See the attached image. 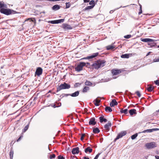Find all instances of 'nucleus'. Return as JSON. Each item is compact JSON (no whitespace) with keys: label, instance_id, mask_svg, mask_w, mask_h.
<instances>
[{"label":"nucleus","instance_id":"44","mask_svg":"<svg viewBox=\"0 0 159 159\" xmlns=\"http://www.w3.org/2000/svg\"><path fill=\"white\" fill-rule=\"evenodd\" d=\"M139 6H140V10H139V15H140L142 13V6L141 5L139 4Z\"/></svg>","mask_w":159,"mask_h":159},{"label":"nucleus","instance_id":"19","mask_svg":"<svg viewBox=\"0 0 159 159\" xmlns=\"http://www.w3.org/2000/svg\"><path fill=\"white\" fill-rule=\"evenodd\" d=\"M129 112L131 116L133 115L134 114H136L137 113L136 112V110L135 109H133L130 110Z\"/></svg>","mask_w":159,"mask_h":159},{"label":"nucleus","instance_id":"49","mask_svg":"<svg viewBox=\"0 0 159 159\" xmlns=\"http://www.w3.org/2000/svg\"><path fill=\"white\" fill-rule=\"evenodd\" d=\"M63 95H64L63 97L64 96H70V94H63Z\"/></svg>","mask_w":159,"mask_h":159},{"label":"nucleus","instance_id":"50","mask_svg":"<svg viewBox=\"0 0 159 159\" xmlns=\"http://www.w3.org/2000/svg\"><path fill=\"white\" fill-rule=\"evenodd\" d=\"M152 131H156V130H159V129H157V128H154V129H152Z\"/></svg>","mask_w":159,"mask_h":159},{"label":"nucleus","instance_id":"18","mask_svg":"<svg viewBox=\"0 0 159 159\" xmlns=\"http://www.w3.org/2000/svg\"><path fill=\"white\" fill-rule=\"evenodd\" d=\"M79 92L78 91L75 92V93L70 94V96L72 97H76L79 95Z\"/></svg>","mask_w":159,"mask_h":159},{"label":"nucleus","instance_id":"16","mask_svg":"<svg viewBox=\"0 0 159 159\" xmlns=\"http://www.w3.org/2000/svg\"><path fill=\"white\" fill-rule=\"evenodd\" d=\"M100 121L101 123H102L103 122H107V119L104 118V116H102L99 117Z\"/></svg>","mask_w":159,"mask_h":159},{"label":"nucleus","instance_id":"13","mask_svg":"<svg viewBox=\"0 0 159 159\" xmlns=\"http://www.w3.org/2000/svg\"><path fill=\"white\" fill-rule=\"evenodd\" d=\"M141 40L143 42H154V40L149 38H141Z\"/></svg>","mask_w":159,"mask_h":159},{"label":"nucleus","instance_id":"28","mask_svg":"<svg viewBox=\"0 0 159 159\" xmlns=\"http://www.w3.org/2000/svg\"><path fill=\"white\" fill-rule=\"evenodd\" d=\"M89 89V87L88 86H85L83 89L82 91L83 93H86Z\"/></svg>","mask_w":159,"mask_h":159},{"label":"nucleus","instance_id":"38","mask_svg":"<svg viewBox=\"0 0 159 159\" xmlns=\"http://www.w3.org/2000/svg\"><path fill=\"white\" fill-rule=\"evenodd\" d=\"M49 22L52 24H57V20L50 21H49Z\"/></svg>","mask_w":159,"mask_h":159},{"label":"nucleus","instance_id":"3","mask_svg":"<svg viewBox=\"0 0 159 159\" xmlns=\"http://www.w3.org/2000/svg\"><path fill=\"white\" fill-rule=\"evenodd\" d=\"M70 88V84H67L66 82H64L63 84H61L57 88V92H58L60 90L64 89H68Z\"/></svg>","mask_w":159,"mask_h":159},{"label":"nucleus","instance_id":"53","mask_svg":"<svg viewBox=\"0 0 159 159\" xmlns=\"http://www.w3.org/2000/svg\"><path fill=\"white\" fill-rule=\"evenodd\" d=\"M84 159H89V158L86 157H83Z\"/></svg>","mask_w":159,"mask_h":159},{"label":"nucleus","instance_id":"8","mask_svg":"<svg viewBox=\"0 0 159 159\" xmlns=\"http://www.w3.org/2000/svg\"><path fill=\"white\" fill-rule=\"evenodd\" d=\"M122 71V70L121 69L116 70L113 69L111 70V73L113 75H116L120 73Z\"/></svg>","mask_w":159,"mask_h":159},{"label":"nucleus","instance_id":"26","mask_svg":"<svg viewBox=\"0 0 159 159\" xmlns=\"http://www.w3.org/2000/svg\"><path fill=\"white\" fill-rule=\"evenodd\" d=\"M120 57L122 58H128L129 57V55L128 54H122Z\"/></svg>","mask_w":159,"mask_h":159},{"label":"nucleus","instance_id":"20","mask_svg":"<svg viewBox=\"0 0 159 159\" xmlns=\"http://www.w3.org/2000/svg\"><path fill=\"white\" fill-rule=\"evenodd\" d=\"M92 151V149L90 147H88L85 149V152L86 153H87L89 152V153H91Z\"/></svg>","mask_w":159,"mask_h":159},{"label":"nucleus","instance_id":"24","mask_svg":"<svg viewBox=\"0 0 159 159\" xmlns=\"http://www.w3.org/2000/svg\"><path fill=\"white\" fill-rule=\"evenodd\" d=\"M100 131L98 128H94L93 129V132L94 134H98Z\"/></svg>","mask_w":159,"mask_h":159},{"label":"nucleus","instance_id":"33","mask_svg":"<svg viewBox=\"0 0 159 159\" xmlns=\"http://www.w3.org/2000/svg\"><path fill=\"white\" fill-rule=\"evenodd\" d=\"M81 84V83H76L74 84V86L75 88H76L80 86Z\"/></svg>","mask_w":159,"mask_h":159},{"label":"nucleus","instance_id":"17","mask_svg":"<svg viewBox=\"0 0 159 159\" xmlns=\"http://www.w3.org/2000/svg\"><path fill=\"white\" fill-rule=\"evenodd\" d=\"M60 8V6L57 4L54 5L52 7V9L54 11L57 10H59Z\"/></svg>","mask_w":159,"mask_h":159},{"label":"nucleus","instance_id":"5","mask_svg":"<svg viewBox=\"0 0 159 159\" xmlns=\"http://www.w3.org/2000/svg\"><path fill=\"white\" fill-rule=\"evenodd\" d=\"M145 146L148 149L153 148L157 147L156 143L153 142L147 143Z\"/></svg>","mask_w":159,"mask_h":159},{"label":"nucleus","instance_id":"25","mask_svg":"<svg viewBox=\"0 0 159 159\" xmlns=\"http://www.w3.org/2000/svg\"><path fill=\"white\" fill-rule=\"evenodd\" d=\"M95 102H94V104L96 106H98L99 105V103L101 101L100 99H96L95 100Z\"/></svg>","mask_w":159,"mask_h":159},{"label":"nucleus","instance_id":"62","mask_svg":"<svg viewBox=\"0 0 159 159\" xmlns=\"http://www.w3.org/2000/svg\"><path fill=\"white\" fill-rule=\"evenodd\" d=\"M113 79H116V77H113Z\"/></svg>","mask_w":159,"mask_h":159},{"label":"nucleus","instance_id":"55","mask_svg":"<svg viewBox=\"0 0 159 159\" xmlns=\"http://www.w3.org/2000/svg\"><path fill=\"white\" fill-rule=\"evenodd\" d=\"M113 11H113V10H111V11H110V13H113Z\"/></svg>","mask_w":159,"mask_h":159},{"label":"nucleus","instance_id":"35","mask_svg":"<svg viewBox=\"0 0 159 159\" xmlns=\"http://www.w3.org/2000/svg\"><path fill=\"white\" fill-rule=\"evenodd\" d=\"M138 136L137 133H136L131 136V138L132 139H134Z\"/></svg>","mask_w":159,"mask_h":159},{"label":"nucleus","instance_id":"15","mask_svg":"<svg viewBox=\"0 0 159 159\" xmlns=\"http://www.w3.org/2000/svg\"><path fill=\"white\" fill-rule=\"evenodd\" d=\"M111 123L109 121L107 124H106L105 125L104 127L105 129L107 131H109V130L110 127L111 126Z\"/></svg>","mask_w":159,"mask_h":159},{"label":"nucleus","instance_id":"1","mask_svg":"<svg viewBox=\"0 0 159 159\" xmlns=\"http://www.w3.org/2000/svg\"><path fill=\"white\" fill-rule=\"evenodd\" d=\"M106 61L105 60H99L96 61L92 65V66L96 69H98L100 67H102L105 65Z\"/></svg>","mask_w":159,"mask_h":159},{"label":"nucleus","instance_id":"12","mask_svg":"<svg viewBox=\"0 0 159 159\" xmlns=\"http://www.w3.org/2000/svg\"><path fill=\"white\" fill-rule=\"evenodd\" d=\"M79 147H77L72 149L71 151L72 153L73 154H78L79 152Z\"/></svg>","mask_w":159,"mask_h":159},{"label":"nucleus","instance_id":"56","mask_svg":"<svg viewBox=\"0 0 159 159\" xmlns=\"http://www.w3.org/2000/svg\"><path fill=\"white\" fill-rule=\"evenodd\" d=\"M53 107H54V108H55V107H57V106H56L55 105H54V106H53Z\"/></svg>","mask_w":159,"mask_h":159},{"label":"nucleus","instance_id":"23","mask_svg":"<svg viewBox=\"0 0 159 159\" xmlns=\"http://www.w3.org/2000/svg\"><path fill=\"white\" fill-rule=\"evenodd\" d=\"M105 110L106 112L108 111L109 112H111L112 111V109L110 107L108 106L106 107L105 108Z\"/></svg>","mask_w":159,"mask_h":159},{"label":"nucleus","instance_id":"29","mask_svg":"<svg viewBox=\"0 0 159 159\" xmlns=\"http://www.w3.org/2000/svg\"><path fill=\"white\" fill-rule=\"evenodd\" d=\"M152 129H147V130H144L143 131H142V132H139V133H145L146 132H148V133H150V132H152Z\"/></svg>","mask_w":159,"mask_h":159},{"label":"nucleus","instance_id":"54","mask_svg":"<svg viewBox=\"0 0 159 159\" xmlns=\"http://www.w3.org/2000/svg\"><path fill=\"white\" fill-rule=\"evenodd\" d=\"M21 137H22V136H20V137L18 139H17V141H19L20 140V139H21Z\"/></svg>","mask_w":159,"mask_h":159},{"label":"nucleus","instance_id":"46","mask_svg":"<svg viewBox=\"0 0 159 159\" xmlns=\"http://www.w3.org/2000/svg\"><path fill=\"white\" fill-rule=\"evenodd\" d=\"M135 93L137 94V95L139 97H141V94L140 93V92L139 91H136Z\"/></svg>","mask_w":159,"mask_h":159},{"label":"nucleus","instance_id":"60","mask_svg":"<svg viewBox=\"0 0 159 159\" xmlns=\"http://www.w3.org/2000/svg\"><path fill=\"white\" fill-rule=\"evenodd\" d=\"M70 159H73V158L72 157H70Z\"/></svg>","mask_w":159,"mask_h":159},{"label":"nucleus","instance_id":"36","mask_svg":"<svg viewBox=\"0 0 159 159\" xmlns=\"http://www.w3.org/2000/svg\"><path fill=\"white\" fill-rule=\"evenodd\" d=\"M93 7V6H90L86 7L85 9V10H88L92 9Z\"/></svg>","mask_w":159,"mask_h":159},{"label":"nucleus","instance_id":"64","mask_svg":"<svg viewBox=\"0 0 159 159\" xmlns=\"http://www.w3.org/2000/svg\"><path fill=\"white\" fill-rule=\"evenodd\" d=\"M158 112H159V109L157 111Z\"/></svg>","mask_w":159,"mask_h":159},{"label":"nucleus","instance_id":"2","mask_svg":"<svg viewBox=\"0 0 159 159\" xmlns=\"http://www.w3.org/2000/svg\"><path fill=\"white\" fill-rule=\"evenodd\" d=\"M0 11L1 13L7 15L17 13L16 11L13 10H12L10 9H7L4 8H2L0 9Z\"/></svg>","mask_w":159,"mask_h":159},{"label":"nucleus","instance_id":"47","mask_svg":"<svg viewBox=\"0 0 159 159\" xmlns=\"http://www.w3.org/2000/svg\"><path fill=\"white\" fill-rule=\"evenodd\" d=\"M101 153H98L97 154V155L95 156V158H94V159H98V158L99 156L100 155Z\"/></svg>","mask_w":159,"mask_h":159},{"label":"nucleus","instance_id":"22","mask_svg":"<svg viewBox=\"0 0 159 159\" xmlns=\"http://www.w3.org/2000/svg\"><path fill=\"white\" fill-rule=\"evenodd\" d=\"M13 151L12 149H11L9 152V156L10 159H13Z\"/></svg>","mask_w":159,"mask_h":159},{"label":"nucleus","instance_id":"6","mask_svg":"<svg viewBox=\"0 0 159 159\" xmlns=\"http://www.w3.org/2000/svg\"><path fill=\"white\" fill-rule=\"evenodd\" d=\"M127 134V132L125 131H123L118 134L117 136L115 139V140H116L121 138L123 136Z\"/></svg>","mask_w":159,"mask_h":159},{"label":"nucleus","instance_id":"42","mask_svg":"<svg viewBox=\"0 0 159 159\" xmlns=\"http://www.w3.org/2000/svg\"><path fill=\"white\" fill-rule=\"evenodd\" d=\"M85 136V134H82L81 135V138H80V140H81V141H82L84 139V136Z\"/></svg>","mask_w":159,"mask_h":159},{"label":"nucleus","instance_id":"61","mask_svg":"<svg viewBox=\"0 0 159 159\" xmlns=\"http://www.w3.org/2000/svg\"><path fill=\"white\" fill-rule=\"evenodd\" d=\"M92 138V136L91 135V136H90V138Z\"/></svg>","mask_w":159,"mask_h":159},{"label":"nucleus","instance_id":"11","mask_svg":"<svg viewBox=\"0 0 159 159\" xmlns=\"http://www.w3.org/2000/svg\"><path fill=\"white\" fill-rule=\"evenodd\" d=\"M99 54L98 52H96L95 53H93L92 55H91L88 56H87L85 59H90L93 58L97 56Z\"/></svg>","mask_w":159,"mask_h":159},{"label":"nucleus","instance_id":"43","mask_svg":"<svg viewBox=\"0 0 159 159\" xmlns=\"http://www.w3.org/2000/svg\"><path fill=\"white\" fill-rule=\"evenodd\" d=\"M131 37V35H130V34H129V35H127L125 36H124V37L125 38L129 39V38H130Z\"/></svg>","mask_w":159,"mask_h":159},{"label":"nucleus","instance_id":"7","mask_svg":"<svg viewBox=\"0 0 159 159\" xmlns=\"http://www.w3.org/2000/svg\"><path fill=\"white\" fill-rule=\"evenodd\" d=\"M43 72V69L40 67H38L35 72V75H37L38 76H39L41 75Z\"/></svg>","mask_w":159,"mask_h":159},{"label":"nucleus","instance_id":"10","mask_svg":"<svg viewBox=\"0 0 159 159\" xmlns=\"http://www.w3.org/2000/svg\"><path fill=\"white\" fill-rule=\"evenodd\" d=\"M96 124V122L95 121V119L94 117H92L90 119L89 122V124L94 125Z\"/></svg>","mask_w":159,"mask_h":159},{"label":"nucleus","instance_id":"27","mask_svg":"<svg viewBox=\"0 0 159 159\" xmlns=\"http://www.w3.org/2000/svg\"><path fill=\"white\" fill-rule=\"evenodd\" d=\"M30 124V123L27 125L22 130V132L25 133V132L28 129L29 127V125Z\"/></svg>","mask_w":159,"mask_h":159},{"label":"nucleus","instance_id":"9","mask_svg":"<svg viewBox=\"0 0 159 159\" xmlns=\"http://www.w3.org/2000/svg\"><path fill=\"white\" fill-rule=\"evenodd\" d=\"M62 27L64 29L71 30L72 29L70 25L66 24H63L62 25Z\"/></svg>","mask_w":159,"mask_h":159},{"label":"nucleus","instance_id":"41","mask_svg":"<svg viewBox=\"0 0 159 159\" xmlns=\"http://www.w3.org/2000/svg\"><path fill=\"white\" fill-rule=\"evenodd\" d=\"M56 157V155L54 154H52L50 155V159H52L53 158H54Z\"/></svg>","mask_w":159,"mask_h":159},{"label":"nucleus","instance_id":"21","mask_svg":"<svg viewBox=\"0 0 159 159\" xmlns=\"http://www.w3.org/2000/svg\"><path fill=\"white\" fill-rule=\"evenodd\" d=\"M116 46L114 45H109L107 46L106 49L107 50L113 49L115 48Z\"/></svg>","mask_w":159,"mask_h":159},{"label":"nucleus","instance_id":"51","mask_svg":"<svg viewBox=\"0 0 159 159\" xmlns=\"http://www.w3.org/2000/svg\"><path fill=\"white\" fill-rule=\"evenodd\" d=\"M84 2H89V0H84Z\"/></svg>","mask_w":159,"mask_h":159},{"label":"nucleus","instance_id":"30","mask_svg":"<svg viewBox=\"0 0 159 159\" xmlns=\"http://www.w3.org/2000/svg\"><path fill=\"white\" fill-rule=\"evenodd\" d=\"M120 112L121 113H124L125 114H127L128 113V109H125L123 110V109H121Z\"/></svg>","mask_w":159,"mask_h":159},{"label":"nucleus","instance_id":"58","mask_svg":"<svg viewBox=\"0 0 159 159\" xmlns=\"http://www.w3.org/2000/svg\"><path fill=\"white\" fill-rule=\"evenodd\" d=\"M51 90H49V92H48V93H51Z\"/></svg>","mask_w":159,"mask_h":159},{"label":"nucleus","instance_id":"32","mask_svg":"<svg viewBox=\"0 0 159 159\" xmlns=\"http://www.w3.org/2000/svg\"><path fill=\"white\" fill-rule=\"evenodd\" d=\"M85 84L87 86H91L92 85V83L86 80L85 83Z\"/></svg>","mask_w":159,"mask_h":159},{"label":"nucleus","instance_id":"37","mask_svg":"<svg viewBox=\"0 0 159 159\" xmlns=\"http://www.w3.org/2000/svg\"><path fill=\"white\" fill-rule=\"evenodd\" d=\"M89 4L90 5H91V6H93V7L95 5V3L94 1V0H91L89 2Z\"/></svg>","mask_w":159,"mask_h":159},{"label":"nucleus","instance_id":"14","mask_svg":"<svg viewBox=\"0 0 159 159\" xmlns=\"http://www.w3.org/2000/svg\"><path fill=\"white\" fill-rule=\"evenodd\" d=\"M118 104L117 102L116 101L115 99H113L112 100L111 102H110V105L111 107H113L117 105Z\"/></svg>","mask_w":159,"mask_h":159},{"label":"nucleus","instance_id":"52","mask_svg":"<svg viewBox=\"0 0 159 159\" xmlns=\"http://www.w3.org/2000/svg\"><path fill=\"white\" fill-rule=\"evenodd\" d=\"M155 157L157 159H159V156H157V155L155 156Z\"/></svg>","mask_w":159,"mask_h":159},{"label":"nucleus","instance_id":"57","mask_svg":"<svg viewBox=\"0 0 159 159\" xmlns=\"http://www.w3.org/2000/svg\"><path fill=\"white\" fill-rule=\"evenodd\" d=\"M157 61H159V58L158 59H157Z\"/></svg>","mask_w":159,"mask_h":159},{"label":"nucleus","instance_id":"4","mask_svg":"<svg viewBox=\"0 0 159 159\" xmlns=\"http://www.w3.org/2000/svg\"><path fill=\"white\" fill-rule=\"evenodd\" d=\"M86 65V63L84 62H80L79 64H77L76 67L75 68V70L79 72L83 70V67L85 66Z\"/></svg>","mask_w":159,"mask_h":159},{"label":"nucleus","instance_id":"40","mask_svg":"<svg viewBox=\"0 0 159 159\" xmlns=\"http://www.w3.org/2000/svg\"><path fill=\"white\" fill-rule=\"evenodd\" d=\"M66 8H69L70 6V2H66Z\"/></svg>","mask_w":159,"mask_h":159},{"label":"nucleus","instance_id":"39","mask_svg":"<svg viewBox=\"0 0 159 159\" xmlns=\"http://www.w3.org/2000/svg\"><path fill=\"white\" fill-rule=\"evenodd\" d=\"M65 19H59L58 20H57V24L61 23V22H63L64 21Z\"/></svg>","mask_w":159,"mask_h":159},{"label":"nucleus","instance_id":"59","mask_svg":"<svg viewBox=\"0 0 159 159\" xmlns=\"http://www.w3.org/2000/svg\"><path fill=\"white\" fill-rule=\"evenodd\" d=\"M150 52H148L147 55H149V53H150Z\"/></svg>","mask_w":159,"mask_h":159},{"label":"nucleus","instance_id":"45","mask_svg":"<svg viewBox=\"0 0 159 159\" xmlns=\"http://www.w3.org/2000/svg\"><path fill=\"white\" fill-rule=\"evenodd\" d=\"M154 83L157 86H159V80H157L154 81Z\"/></svg>","mask_w":159,"mask_h":159},{"label":"nucleus","instance_id":"48","mask_svg":"<svg viewBox=\"0 0 159 159\" xmlns=\"http://www.w3.org/2000/svg\"><path fill=\"white\" fill-rule=\"evenodd\" d=\"M58 159H65L64 157H63L61 156V155H59L58 157Z\"/></svg>","mask_w":159,"mask_h":159},{"label":"nucleus","instance_id":"34","mask_svg":"<svg viewBox=\"0 0 159 159\" xmlns=\"http://www.w3.org/2000/svg\"><path fill=\"white\" fill-rule=\"evenodd\" d=\"M5 5L3 2H0V9L5 7Z\"/></svg>","mask_w":159,"mask_h":159},{"label":"nucleus","instance_id":"31","mask_svg":"<svg viewBox=\"0 0 159 159\" xmlns=\"http://www.w3.org/2000/svg\"><path fill=\"white\" fill-rule=\"evenodd\" d=\"M154 89V88L152 86H150L147 88V90L149 92H152Z\"/></svg>","mask_w":159,"mask_h":159},{"label":"nucleus","instance_id":"63","mask_svg":"<svg viewBox=\"0 0 159 159\" xmlns=\"http://www.w3.org/2000/svg\"><path fill=\"white\" fill-rule=\"evenodd\" d=\"M37 1H41V0H37Z\"/></svg>","mask_w":159,"mask_h":159}]
</instances>
